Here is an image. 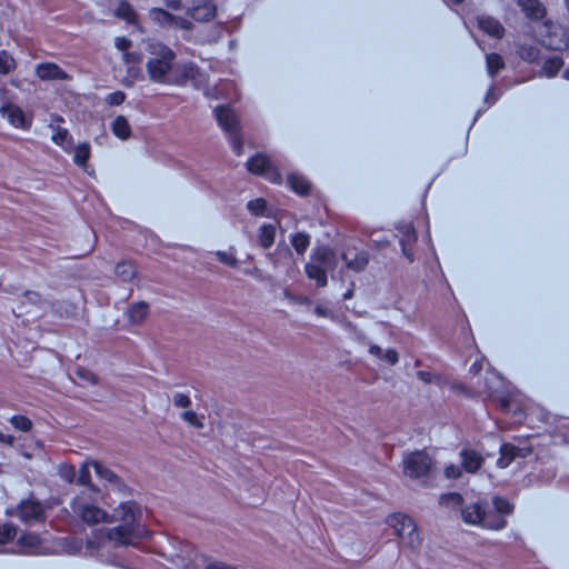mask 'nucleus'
<instances>
[{
    "label": "nucleus",
    "mask_w": 569,
    "mask_h": 569,
    "mask_svg": "<svg viewBox=\"0 0 569 569\" xmlns=\"http://www.w3.org/2000/svg\"><path fill=\"white\" fill-rule=\"evenodd\" d=\"M36 76L42 81H67L70 80L69 73L56 62H41L36 66Z\"/></svg>",
    "instance_id": "14"
},
{
    "label": "nucleus",
    "mask_w": 569,
    "mask_h": 569,
    "mask_svg": "<svg viewBox=\"0 0 569 569\" xmlns=\"http://www.w3.org/2000/svg\"><path fill=\"white\" fill-rule=\"evenodd\" d=\"M386 522L393 529L397 537L407 539V543L411 549H417L420 546L421 539L418 532V527L411 517L401 512H396L389 515Z\"/></svg>",
    "instance_id": "4"
},
{
    "label": "nucleus",
    "mask_w": 569,
    "mask_h": 569,
    "mask_svg": "<svg viewBox=\"0 0 569 569\" xmlns=\"http://www.w3.org/2000/svg\"><path fill=\"white\" fill-rule=\"evenodd\" d=\"M149 303L146 301L133 302L128 306L126 316L131 325L142 323L149 316Z\"/></svg>",
    "instance_id": "21"
},
{
    "label": "nucleus",
    "mask_w": 569,
    "mask_h": 569,
    "mask_svg": "<svg viewBox=\"0 0 569 569\" xmlns=\"http://www.w3.org/2000/svg\"><path fill=\"white\" fill-rule=\"evenodd\" d=\"M53 133L51 140L59 147L64 148L66 142L71 140L70 133L67 129L61 127H52Z\"/></svg>",
    "instance_id": "44"
},
{
    "label": "nucleus",
    "mask_w": 569,
    "mask_h": 569,
    "mask_svg": "<svg viewBox=\"0 0 569 569\" xmlns=\"http://www.w3.org/2000/svg\"><path fill=\"white\" fill-rule=\"evenodd\" d=\"M521 449L512 443L503 442L499 448L500 457L497 460L499 468H507L517 457H520Z\"/></svg>",
    "instance_id": "24"
},
{
    "label": "nucleus",
    "mask_w": 569,
    "mask_h": 569,
    "mask_svg": "<svg viewBox=\"0 0 569 569\" xmlns=\"http://www.w3.org/2000/svg\"><path fill=\"white\" fill-rule=\"evenodd\" d=\"M417 377L425 383H435L437 386H440L442 382V377L439 373H435L428 370L417 371Z\"/></svg>",
    "instance_id": "47"
},
{
    "label": "nucleus",
    "mask_w": 569,
    "mask_h": 569,
    "mask_svg": "<svg viewBox=\"0 0 569 569\" xmlns=\"http://www.w3.org/2000/svg\"><path fill=\"white\" fill-rule=\"evenodd\" d=\"M131 46H132V41L124 36L117 37L114 39V47L119 51L123 52L127 61H129V59L132 58V56L134 54V53L129 52V49L131 48Z\"/></svg>",
    "instance_id": "45"
},
{
    "label": "nucleus",
    "mask_w": 569,
    "mask_h": 569,
    "mask_svg": "<svg viewBox=\"0 0 569 569\" xmlns=\"http://www.w3.org/2000/svg\"><path fill=\"white\" fill-rule=\"evenodd\" d=\"M108 537L117 545L128 546L132 543L136 535L131 523H123L111 528Z\"/></svg>",
    "instance_id": "19"
},
{
    "label": "nucleus",
    "mask_w": 569,
    "mask_h": 569,
    "mask_svg": "<svg viewBox=\"0 0 569 569\" xmlns=\"http://www.w3.org/2000/svg\"><path fill=\"white\" fill-rule=\"evenodd\" d=\"M114 273L121 281L129 282L136 276V268L132 262L122 260L116 264Z\"/></svg>",
    "instance_id": "33"
},
{
    "label": "nucleus",
    "mask_w": 569,
    "mask_h": 569,
    "mask_svg": "<svg viewBox=\"0 0 569 569\" xmlns=\"http://www.w3.org/2000/svg\"><path fill=\"white\" fill-rule=\"evenodd\" d=\"M14 441H16V437L13 435L4 433L0 429V442L1 443L8 445V446H13Z\"/></svg>",
    "instance_id": "59"
},
{
    "label": "nucleus",
    "mask_w": 569,
    "mask_h": 569,
    "mask_svg": "<svg viewBox=\"0 0 569 569\" xmlns=\"http://www.w3.org/2000/svg\"><path fill=\"white\" fill-rule=\"evenodd\" d=\"M335 254L329 247H317L311 252V259L317 261L318 264L328 267L331 264Z\"/></svg>",
    "instance_id": "38"
},
{
    "label": "nucleus",
    "mask_w": 569,
    "mask_h": 569,
    "mask_svg": "<svg viewBox=\"0 0 569 569\" xmlns=\"http://www.w3.org/2000/svg\"><path fill=\"white\" fill-rule=\"evenodd\" d=\"M192 28L193 24L189 19L173 14V19L169 29L190 31Z\"/></svg>",
    "instance_id": "48"
},
{
    "label": "nucleus",
    "mask_w": 569,
    "mask_h": 569,
    "mask_svg": "<svg viewBox=\"0 0 569 569\" xmlns=\"http://www.w3.org/2000/svg\"><path fill=\"white\" fill-rule=\"evenodd\" d=\"M439 503L445 507L460 508L463 506V497L460 492L451 491L439 497Z\"/></svg>",
    "instance_id": "41"
},
{
    "label": "nucleus",
    "mask_w": 569,
    "mask_h": 569,
    "mask_svg": "<svg viewBox=\"0 0 569 569\" xmlns=\"http://www.w3.org/2000/svg\"><path fill=\"white\" fill-rule=\"evenodd\" d=\"M518 6L531 21H540L547 14V9L540 0H518Z\"/></svg>",
    "instance_id": "18"
},
{
    "label": "nucleus",
    "mask_w": 569,
    "mask_h": 569,
    "mask_svg": "<svg viewBox=\"0 0 569 569\" xmlns=\"http://www.w3.org/2000/svg\"><path fill=\"white\" fill-rule=\"evenodd\" d=\"M54 307L57 312L61 316L64 315L66 317L73 315L76 310V307L72 303L67 302H58Z\"/></svg>",
    "instance_id": "55"
},
{
    "label": "nucleus",
    "mask_w": 569,
    "mask_h": 569,
    "mask_svg": "<svg viewBox=\"0 0 569 569\" xmlns=\"http://www.w3.org/2000/svg\"><path fill=\"white\" fill-rule=\"evenodd\" d=\"M18 546L24 553H33L41 546V538L36 532L22 531L18 537Z\"/></svg>",
    "instance_id": "22"
},
{
    "label": "nucleus",
    "mask_w": 569,
    "mask_h": 569,
    "mask_svg": "<svg viewBox=\"0 0 569 569\" xmlns=\"http://www.w3.org/2000/svg\"><path fill=\"white\" fill-rule=\"evenodd\" d=\"M216 256H217V259L228 266V267H231V268H236L238 267V259L232 254V253H229L227 251H221V250H218L216 252Z\"/></svg>",
    "instance_id": "50"
},
{
    "label": "nucleus",
    "mask_w": 569,
    "mask_h": 569,
    "mask_svg": "<svg viewBox=\"0 0 569 569\" xmlns=\"http://www.w3.org/2000/svg\"><path fill=\"white\" fill-rule=\"evenodd\" d=\"M213 114L218 126L226 133L234 154L238 157L241 156L244 147L241 127L230 104H218L213 109Z\"/></svg>",
    "instance_id": "2"
},
{
    "label": "nucleus",
    "mask_w": 569,
    "mask_h": 569,
    "mask_svg": "<svg viewBox=\"0 0 569 569\" xmlns=\"http://www.w3.org/2000/svg\"><path fill=\"white\" fill-rule=\"evenodd\" d=\"M113 16L124 21L127 24L139 28V13L129 0H118V4L113 10Z\"/></svg>",
    "instance_id": "16"
},
{
    "label": "nucleus",
    "mask_w": 569,
    "mask_h": 569,
    "mask_svg": "<svg viewBox=\"0 0 569 569\" xmlns=\"http://www.w3.org/2000/svg\"><path fill=\"white\" fill-rule=\"evenodd\" d=\"M247 170L259 177H263L271 183L280 184L282 182V174L277 169L268 156L262 152H257L251 156L246 162Z\"/></svg>",
    "instance_id": "7"
},
{
    "label": "nucleus",
    "mask_w": 569,
    "mask_h": 569,
    "mask_svg": "<svg viewBox=\"0 0 569 569\" xmlns=\"http://www.w3.org/2000/svg\"><path fill=\"white\" fill-rule=\"evenodd\" d=\"M305 271L309 279L316 281L318 288H323L327 286L328 272L326 267L313 262H307L305 264Z\"/></svg>",
    "instance_id": "23"
},
{
    "label": "nucleus",
    "mask_w": 569,
    "mask_h": 569,
    "mask_svg": "<svg viewBox=\"0 0 569 569\" xmlns=\"http://www.w3.org/2000/svg\"><path fill=\"white\" fill-rule=\"evenodd\" d=\"M59 476L64 481L72 483L77 479V470L70 463H61L59 466Z\"/></svg>",
    "instance_id": "46"
},
{
    "label": "nucleus",
    "mask_w": 569,
    "mask_h": 569,
    "mask_svg": "<svg viewBox=\"0 0 569 569\" xmlns=\"http://www.w3.org/2000/svg\"><path fill=\"white\" fill-rule=\"evenodd\" d=\"M10 423L14 429L22 432H29L33 426L31 419L23 415H13L10 418Z\"/></svg>",
    "instance_id": "43"
},
{
    "label": "nucleus",
    "mask_w": 569,
    "mask_h": 569,
    "mask_svg": "<svg viewBox=\"0 0 569 569\" xmlns=\"http://www.w3.org/2000/svg\"><path fill=\"white\" fill-rule=\"evenodd\" d=\"M71 508L83 522L89 525L103 522L108 517L107 511L96 505L86 502L82 497H77L72 501Z\"/></svg>",
    "instance_id": "11"
},
{
    "label": "nucleus",
    "mask_w": 569,
    "mask_h": 569,
    "mask_svg": "<svg viewBox=\"0 0 569 569\" xmlns=\"http://www.w3.org/2000/svg\"><path fill=\"white\" fill-rule=\"evenodd\" d=\"M207 569H237L233 566L226 565L223 562H212L207 566Z\"/></svg>",
    "instance_id": "61"
},
{
    "label": "nucleus",
    "mask_w": 569,
    "mask_h": 569,
    "mask_svg": "<svg viewBox=\"0 0 569 569\" xmlns=\"http://www.w3.org/2000/svg\"><path fill=\"white\" fill-rule=\"evenodd\" d=\"M147 51L151 57L146 62V70L151 82L167 84L177 53L160 41H149Z\"/></svg>",
    "instance_id": "1"
},
{
    "label": "nucleus",
    "mask_w": 569,
    "mask_h": 569,
    "mask_svg": "<svg viewBox=\"0 0 569 569\" xmlns=\"http://www.w3.org/2000/svg\"><path fill=\"white\" fill-rule=\"evenodd\" d=\"M200 74V68L193 61H176L173 63L168 86L184 87L194 81Z\"/></svg>",
    "instance_id": "9"
},
{
    "label": "nucleus",
    "mask_w": 569,
    "mask_h": 569,
    "mask_svg": "<svg viewBox=\"0 0 569 569\" xmlns=\"http://www.w3.org/2000/svg\"><path fill=\"white\" fill-rule=\"evenodd\" d=\"M491 502L492 508L488 509V530L500 531L507 527V517L513 513L515 506L508 498L498 495L492 497Z\"/></svg>",
    "instance_id": "8"
},
{
    "label": "nucleus",
    "mask_w": 569,
    "mask_h": 569,
    "mask_svg": "<svg viewBox=\"0 0 569 569\" xmlns=\"http://www.w3.org/2000/svg\"><path fill=\"white\" fill-rule=\"evenodd\" d=\"M182 418L191 426H196V427H199L201 426V423L199 422V419H198V416H197V412L193 411V410H186L183 413H182Z\"/></svg>",
    "instance_id": "56"
},
{
    "label": "nucleus",
    "mask_w": 569,
    "mask_h": 569,
    "mask_svg": "<svg viewBox=\"0 0 569 569\" xmlns=\"http://www.w3.org/2000/svg\"><path fill=\"white\" fill-rule=\"evenodd\" d=\"M246 207L254 217L273 218V212L270 209L268 201L262 197L249 200Z\"/></svg>",
    "instance_id": "26"
},
{
    "label": "nucleus",
    "mask_w": 569,
    "mask_h": 569,
    "mask_svg": "<svg viewBox=\"0 0 569 569\" xmlns=\"http://www.w3.org/2000/svg\"><path fill=\"white\" fill-rule=\"evenodd\" d=\"M92 467L94 469L96 475L100 479H103V480H106L112 485H116V486L122 483L121 478L114 471H112L110 468L104 466L102 462L92 461Z\"/></svg>",
    "instance_id": "31"
},
{
    "label": "nucleus",
    "mask_w": 569,
    "mask_h": 569,
    "mask_svg": "<svg viewBox=\"0 0 569 569\" xmlns=\"http://www.w3.org/2000/svg\"><path fill=\"white\" fill-rule=\"evenodd\" d=\"M563 66V59L560 56H552L547 58L542 64V71L548 78H553L558 74Z\"/></svg>",
    "instance_id": "37"
},
{
    "label": "nucleus",
    "mask_w": 569,
    "mask_h": 569,
    "mask_svg": "<svg viewBox=\"0 0 569 569\" xmlns=\"http://www.w3.org/2000/svg\"><path fill=\"white\" fill-rule=\"evenodd\" d=\"M276 226L272 223H263L259 228L258 242L263 249H269L274 243Z\"/></svg>",
    "instance_id": "28"
},
{
    "label": "nucleus",
    "mask_w": 569,
    "mask_h": 569,
    "mask_svg": "<svg viewBox=\"0 0 569 569\" xmlns=\"http://www.w3.org/2000/svg\"><path fill=\"white\" fill-rule=\"evenodd\" d=\"M462 471L463 469L461 466L450 463L445 467L443 473L447 479L457 480L462 476Z\"/></svg>",
    "instance_id": "51"
},
{
    "label": "nucleus",
    "mask_w": 569,
    "mask_h": 569,
    "mask_svg": "<svg viewBox=\"0 0 569 569\" xmlns=\"http://www.w3.org/2000/svg\"><path fill=\"white\" fill-rule=\"evenodd\" d=\"M497 100H498V97L496 96V88H495V86L491 84L485 96V102L491 106V104L496 103Z\"/></svg>",
    "instance_id": "58"
},
{
    "label": "nucleus",
    "mask_w": 569,
    "mask_h": 569,
    "mask_svg": "<svg viewBox=\"0 0 569 569\" xmlns=\"http://www.w3.org/2000/svg\"><path fill=\"white\" fill-rule=\"evenodd\" d=\"M396 230L400 233L399 243L415 244L418 236L412 222H398Z\"/></svg>",
    "instance_id": "29"
},
{
    "label": "nucleus",
    "mask_w": 569,
    "mask_h": 569,
    "mask_svg": "<svg viewBox=\"0 0 569 569\" xmlns=\"http://www.w3.org/2000/svg\"><path fill=\"white\" fill-rule=\"evenodd\" d=\"M126 97H127V96H126V93H124L123 91H121V90H116V91H113V92H110V93L106 97L104 101H106V103H107V104H109V106L117 107V106H120V104H122V103L124 102Z\"/></svg>",
    "instance_id": "49"
},
{
    "label": "nucleus",
    "mask_w": 569,
    "mask_h": 569,
    "mask_svg": "<svg viewBox=\"0 0 569 569\" xmlns=\"http://www.w3.org/2000/svg\"><path fill=\"white\" fill-rule=\"evenodd\" d=\"M380 360L386 361L390 366H395L399 361L398 351L393 348L383 350L382 358Z\"/></svg>",
    "instance_id": "54"
},
{
    "label": "nucleus",
    "mask_w": 569,
    "mask_h": 569,
    "mask_svg": "<svg viewBox=\"0 0 569 569\" xmlns=\"http://www.w3.org/2000/svg\"><path fill=\"white\" fill-rule=\"evenodd\" d=\"M91 154V147L88 142H81L73 150V162L83 168L87 166Z\"/></svg>",
    "instance_id": "35"
},
{
    "label": "nucleus",
    "mask_w": 569,
    "mask_h": 569,
    "mask_svg": "<svg viewBox=\"0 0 569 569\" xmlns=\"http://www.w3.org/2000/svg\"><path fill=\"white\" fill-rule=\"evenodd\" d=\"M0 114L17 129L28 131L32 126V118L27 116L21 107L12 102H3L0 106Z\"/></svg>",
    "instance_id": "13"
},
{
    "label": "nucleus",
    "mask_w": 569,
    "mask_h": 569,
    "mask_svg": "<svg viewBox=\"0 0 569 569\" xmlns=\"http://www.w3.org/2000/svg\"><path fill=\"white\" fill-rule=\"evenodd\" d=\"M341 259L345 261L346 267L353 272L363 271L369 264V253L366 250H360L355 253L352 258L349 257V252H342Z\"/></svg>",
    "instance_id": "20"
},
{
    "label": "nucleus",
    "mask_w": 569,
    "mask_h": 569,
    "mask_svg": "<svg viewBox=\"0 0 569 569\" xmlns=\"http://www.w3.org/2000/svg\"><path fill=\"white\" fill-rule=\"evenodd\" d=\"M173 405L178 408H188L191 405L189 395L176 392L172 398Z\"/></svg>",
    "instance_id": "53"
},
{
    "label": "nucleus",
    "mask_w": 569,
    "mask_h": 569,
    "mask_svg": "<svg viewBox=\"0 0 569 569\" xmlns=\"http://www.w3.org/2000/svg\"><path fill=\"white\" fill-rule=\"evenodd\" d=\"M315 312L319 316H322V317H327L328 316V310L323 307H320V306H317L315 308Z\"/></svg>",
    "instance_id": "62"
},
{
    "label": "nucleus",
    "mask_w": 569,
    "mask_h": 569,
    "mask_svg": "<svg viewBox=\"0 0 569 569\" xmlns=\"http://www.w3.org/2000/svg\"><path fill=\"white\" fill-rule=\"evenodd\" d=\"M399 244L401 247V252H402L403 257L409 262H413L415 261V252L412 250L413 244H410V243H399Z\"/></svg>",
    "instance_id": "57"
},
{
    "label": "nucleus",
    "mask_w": 569,
    "mask_h": 569,
    "mask_svg": "<svg viewBox=\"0 0 569 569\" xmlns=\"http://www.w3.org/2000/svg\"><path fill=\"white\" fill-rule=\"evenodd\" d=\"M12 515L26 526L42 525L47 520V508L43 502L30 496L18 503Z\"/></svg>",
    "instance_id": "6"
},
{
    "label": "nucleus",
    "mask_w": 569,
    "mask_h": 569,
    "mask_svg": "<svg viewBox=\"0 0 569 569\" xmlns=\"http://www.w3.org/2000/svg\"><path fill=\"white\" fill-rule=\"evenodd\" d=\"M290 243L298 254H303L310 246V236L305 231L292 233Z\"/></svg>",
    "instance_id": "34"
},
{
    "label": "nucleus",
    "mask_w": 569,
    "mask_h": 569,
    "mask_svg": "<svg viewBox=\"0 0 569 569\" xmlns=\"http://www.w3.org/2000/svg\"><path fill=\"white\" fill-rule=\"evenodd\" d=\"M403 472L411 479L429 477L433 469V459L426 450H415L403 457Z\"/></svg>",
    "instance_id": "5"
},
{
    "label": "nucleus",
    "mask_w": 569,
    "mask_h": 569,
    "mask_svg": "<svg viewBox=\"0 0 569 569\" xmlns=\"http://www.w3.org/2000/svg\"><path fill=\"white\" fill-rule=\"evenodd\" d=\"M461 519L465 523L477 526L488 530V508L480 501L465 505L460 509Z\"/></svg>",
    "instance_id": "12"
},
{
    "label": "nucleus",
    "mask_w": 569,
    "mask_h": 569,
    "mask_svg": "<svg viewBox=\"0 0 569 569\" xmlns=\"http://www.w3.org/2000/svg\"><path fill=\"white\" fill-rule=\"evenodd\" d=\"M150 19L161 28H170L173 14L163 8H152L149 11Z\"/></svg>",
    "instance_id": "32"
},
{
    "label": "nucleus",
    "mask_w": 569,
    "mask_h": 569,
    "mask_svg": "<svg viewBox=\"0 0 569 569\" xmlns=\"http://www.w3.org/2000/svg\"><path fill=\"white\" fill-rule=\"evenodd\" d=\"M518 56L529 63L537 62L540 58V50L535 44H520L517 49Z\"/></svg>",
    "instance_id": "36"
},
{
    "label": "nucleus",
    "mask_w": 569,
    "mask_h": 569,
    "mask_svg": "<svg viewBox=\"0 0 569 569\" xmlns=\"http://www.w3.org/2000/svg\"><path fill=\"white\" fill-rule=\"evenodd\" d=\"M486 68L488 76L493 79L505 68L502 56L497 52L487 53Z\"/></svg>",
    "instance_id": "30"
},
{
    "label": "nucleus",
    "mask_w": 569,
    "mask_h": 569,
    "mask_svg": "<svg viewBox=\"0 0 569 569\" xmlns=\"http://www.w3.org/2000/svg\"><path fill=\"white\" fill-rule=\"evenodd\" d=\"M112 133L120 140H128L132 134L131 126L124 116H117L111 122Z\"/></svg>",
    "instance_id": "27"
},
{
    "label": "nucleus",
    "mask_w": 569,
    "mask_h": 569,
    "mask_svg": "<svg viewBox=\"0 0 569 569\" xmlns=\"http://www.w3.org/2000/svg\"><path fill=\"white\" fill-rule=\"evenodd\" d=\"M18 535V527L11 522L0 525V546L11 542Z\"/></svg>",
    "instance_id": "42"
},
{
    "label": "nucleus",
    "mask_w": 569,
    "mask_h": 569,
    "mask_svg": "<svg viewBox=\"0 0 569 569\" xmlns=\"http://www.w3.org/2000/svg\"><path fill=\"white\" fill-rule=\"evenodd\" d=\"M477 27L483 33L495 39H502L506 33L503 24L495 17L489 14L477 16Z\"/></svg>",
    "instance_id": "15"
},
{
    "label": "nucleus",
    "mask_w": 569,
    "mask_h": 569,
    "mask_svg": "<svg viewBox=\"0 0 569 569\" xmlns=\"http://www.w3.org/2000/svg\"><path fill=\"white\" fill-rule=\"evenodd\" d=\"M546 34L541 44L553 51H562L569 48V30L559 24L546 23Z\"/></svg>",
    "instance_id": "10"
},
{
    "label": "nucleus",
    "mask_w": 569,
    "mask_h": 569,
    "mask_svg": "<svg viewBox=\"0 0 569 569\" xmlns=\"http://www.w3.org/2000/svg\"><path fill=\"white\" fill-rule=\"evenodd\" d=\"M369 352L376 358L381 359L383 349L380 346L373 343L369 347Z\"/></svg>",
    "instance_id": "60"
},
{
    "label": "nucleus",
    "mask_w": 569,
    "mask_h": 569,
    "mask_svg": "<svg viewBox=\"0 0 569 569\" xmlns=\"http://www.w3.org/2000/svg\"><path fill=\"white\" fill-rule=\"evenodd\" d=\"M481 369V365H478V362H473L471 366H470V372H473V373H477L479 370Z\"/></svg>",
    "instance_id": "64"
},
{
    "label": "nucleus",
    "mask_w": 569,
    "mask_h": 569,
    "mask_svg": "<svg viewBox=\"0 0 569 569\" xmlns=\"http://www.w3.org/2000/svg\"><path fill=\"white\" fill-rule=\"evenodd\" d=\"M77 483L80 486L88 487V489L94 493L100 492V489L98 488V486H96L91 481V472H90L89 466L87 463L81 465L78 476H77Z\"/></svg>",
    "instance_id": "39"
},
{
    "label": "nucleus",
    "mask_w": 569,
    "mask_h": 569,
    "mask_svg": "<svg viewBox=\"0 0 569 569\" xmlns=\"http://www.w3.org/2000/svg\"><path fill=\"white\" fill-rule=\"evenodd\" d=\"M16 68L17 61L13 56L4 49L0 50V74L7 76L14 71Z\"/></svg>",
    "instance_id": "40"
},
{
    "label": "nucleus",
    "mask_w": 569,
    "mask_h": 569,
    "mask_svg": "<svg viewBox=\"0 0 569 569\" xmlns=\"http://www.w3.org/2000/svg\"><path fill=\"white\" fill-rule=\"evenodd\" d=\"M287 182H288V186L290 187V189L298 196L305 197L310 193V190H311L310 182L306 179V177H303L299 173H296V172L289 173L288 178H287Z\"/></svg>",
    "instance_id": "25"
},
{
    "label": "nucleus",
    "mask_w": 569,
    "mask_h": 569,
    "mask_svg": "<svg viewBox=\"0 0 569 569\" xmlns=\"http://www.w3.org/2000/svg\"><path fill=\"white\" fill-rule=\"evenodd\" d=\"M461 467L468 473H477L485 463V458L475 449L463 448L460 451Z\"/></svg>",
    "instance_id": "17"
},
{
    "label": "nucleus",
    "mask_w": 569,
    "mask_h": 569,
    "mask_svg": "<svg viewBox=\"0 0 569 569\" xmlns=\"http://www.w3.org/2000/svg\"><path fill=\"white\" fill-rule=\"evenodd\" d=\"M166 6L174 11L184 10L197 22H210L217 16L213 0H164Z\"/></svg>",
    "instance_id": "3"
},
{
    "label": "nucleus",
    "mask_w": 569,
    "mask_h": 569,
    "mask_svg": "<svg viewBox=\"0 0 569 569\" xmlns=\"http://www.w3.org/2000/svg\"><path fill=\"white\" fill-rule=\"evenodd\" d=\"M353 297V288L347 289V291L342 295L343 300H349Z\"/></svg>",
    "instance_id": "63"
},
{
    "label": "nucleus",
    "mask_w": 569,
    "mask_h": 569,
    "mask_svg": "<svg viewBox=\"0 0 569 569\" xmlns=\"http://www.w3.org/2000/svg\"><path fill=\"white\" fill-rule=\"evenodd\" d=\"M121 516L130 521L134 520L136 503L131 501L120 503Z\"/></svg>",
    "instance_id": "52"
}]
</instances>
